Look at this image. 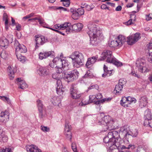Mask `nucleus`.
Masks as SVG:
<instances>
[{
	"label": "nucleus",
	"mask_w": 152,
	"mask_h": 152,
	"mask_svg": "<svg viewBox=\"0 0 152 152\" xmlns=\"http://www.w3.org/2000/svg\"><path fill=\"white\" fill-rule=\"evenodd\" d=\"M88 31L87 33L90 38V43L93 46H96L99 43L97 37L101 32L98 29L96 24L94 23H89L88 26Z\"/></svg>",
	"instance_id": "1"
},
{
	"label": "nucleus",
	"mask_w": 152,
	"mask_h": 152,
	"mask_svg": "<svg viewBox=\"0 0 152 152\" xmlns=\"http://www.w3.org/2000/svg\"><path fill=\"white\" fill-rule=\"evenodd\" d=\"M99 125L102 124L104 125V130L102 131H106L107 129L113 130L114 129V121L113 119L109 115L104 116L100 120L97 122Z\"/></svg>",
	"instance_id": "2"
},
{
	"label": "nucleus",
	"mask_w": 152,
	"mask_h": 152,
	"mask_svg": "<svg viewBox=\"0 0 152 152\" xmlns=\"http://www.w3.org/2000/svg\"><path fill=\"white\" fill-rule=\"evenodd\" d=\"M73 61V66L75 67L79 68L83 65L84 61L83 55L78 51H75L69 56Z\"/></svg>",
	"instance_id": "3"
},
{
	"label": "nucleus",
	"mask_w": 152,
	"mask_h": 152,
	"mask_svg": "<svg viewBox=\"0 0 152 152\" xmlns=\"http://www.w3.org/2000/svg\"><path fill=\"white\" fill-rule=\"evenodd\" d=\"M136 69L141 73L148 72L149 71L146 64L145 60L142 58L138 59L137 60Z\"/></svg>",
	"instance_id": "4"
},
{
	"label": "nucleus",
	"mask_w": 152,
	"mask_h": 152,
	"mask_svg": "<svg viewBox=\"0 0 152 152\" xmlns=\"http://www.w3.org/2000/svg\"><path fill=\"white\" fill-rule=\"evenodd\" d=\"M71 25V23H70L65 22L63 24H57L54 25L53 26V28L48 27H47V28L52 30L60 34H62L63 35H64L65 34L63 33L61 31L59 30L65 29L66 30V28H68V27L70 26Z\"/></svg>",
	"instance_id": "5"
},
{
	"label": "nucleus",
	"mask_w": 152,
	"mask_h": 152,
	"mask_svg": "<svg viewBox=\"0 0 152 152\" xmlns=\"http://www.w3.org/2000/svg\"><path fill=\"white\" fill-rule=\"evenodd\" d=\"M52 77L56 79V91L57 93L59 95L63 94L64 92V88L62 87V83L61 80L58 77V75L56 73H54L52 75Z\"/></svg>",
	"instance_id": "6"
},
{
	"label": "nucleus",
	"mask_w": 152,
	"mask_h": 152,
	"mask_svg": "<svg viewBox=\"0 0 152 152\" xmlns=\"http://www.w3.org/2000/svg\"><path fill=\"white\" fill-rule=\"evenodd\" d=\"M53 61L57 64L58 66H61L65 70H68L69 69V62L68 61L65 59L59 58V57L55 58L53 59Z\"/></svg>",
	"instance_id": "7"
},
{
	"label": "nucleus",
	"mask_w": 152,
	"mask_h": 152,
	"mask_svg": "<svg viewBox=\"0 0 152 152\" xmlns=\"http://www.w3.org/2000/svg\"><path fill=\"white\" fill-rule=\"evenodd\" d=\"M112 52L109 50H107L103 53L101 58L98 59V61H102L106 59L107 62L114 64V59L113 58H111Z\"/></svg>",
	"instance_id": "8"
},
{
	"label": "nucleus",
	"mask_w": 152,
	"mask_h": 152,
	"mask_svg": "<svg viewBox=\"0 0 152 152\" xmlns=\"http://www.w3.org/2000/svg\"><path fill=\"white\" fill-rule=\"evenodd\" d=\"M79 75V73L76 69L73 70L69 72L65 77L68 82L72 81L77 79Z\"/></svg>",
	"instance_id": "9"
},
{
	"label": "nucleus",
	"mask_w": 152,
	"mask_h": 152,
	"mask_svg": "<svg viewBox=\"0 0 152 152\" xmlns=\"http://www.w3.org/2000/svg\"><path fill=\"white\" fill-rule=\"evenodd\" d=\"M129 129L127 126H124L121 127L119 129V134L122 138H124L126 139L127 143H129L128 140Z\"/></svg>",
	"instance_id": "10"
},
{
	"label": "nucleus",
	"mask_w": 152,
	"mask_h": 152,
	"mask_svg": "<svg viewBox=\"0 0 152 152\" xmlns=\"http://www.w3.org/2000/svg\"><path fill=\"white\" fill-rule=\"evenodd\" d=\"M140 38V34L136 33L127 37V42L129 45H132L138 41Z\"/></svg>",
	"instance_id": "11"
},
{
	"label": "nucleus",
	"mask_w": 152,
	"mask_h": 152,
	"mask_svg": "<svg viewBox=\"0 0 152 152\" xmlns=\"http://www.w3.org/2000/svg\"><path fill=\"white\" fill-rule=\"evenodd\" d=\"M70 91L71 97L73 99H78L81 96V94L77 90L75 85H72Z\"/></svg>",
	"instance_id": "12"
},
{
	"label": "nucleus",
	"mask_w": 152,
	"mask_h": 152,
	"mask_svg": "<svg viewBox=\"0 0 152 152\" xmlns=\"http://www.w3.org/2000/svg\"><path fill=\"white\" fill-rule=\"evenodd\" d=\"M14 46L15 48L16 53H25L27 52L26 47L23 45L20 44L18 40L15 41Z\"/></svg>",
	"instance_id": "13"
},
{
	"label": "nucleus",
	"mask_w": 152,
	"mask_h": 152,
	"mask_svg": "<svg viewBox=\"0 0 152 152\" xmlns=\"http://www.w3.org/2000/svg\"><path fill=\"white\" fill-rule=\"evenodd\" d=\"M83 27V24L81 23H79L72 26L70 25V26L68 27V28H66V32H69L72 31V30L79 31L82 29Z\"/></svg>",
	"instance_id": "14"
},
{
	"label": "nucleus",
	"mask_w": 152,
	"mask_h": 152,
	"mask_svg": "<svg viewBox=\"0 0 152 152\" xmlns=\"http://www.w3.org/2000/svg\"><path fill=\"white\" fill-rule=\"evenodd\" d=\"M49 66L46 67H40L37 71L38 73L40 75L45 76L50 72L51 69Z\"/></svg>",
	"instance_id": "15"
},
{
	"label": "nucleus",
	"mask_w": 152,
	"mask_h": 152,
	"mask_svg": "<svg viewBox=\"0 0 152 152\" xmlns=\"http://www.w3.org/2000/svg\"><path fill=\"white\" fill-rule=\"evenodd\" d=\"M115 40V47H117L118 48L122 46L123 43L126 41V39L124 36L120 35Z\"/></svg>",
	"instance_id": "16"
},
{
	"label": "nucleus",
	"mask_w": 152,
	"mask_h": 152,
	"mask_svg": "<svg viewBox=\"0 0 152 152\" xmlns=\"http://www.w3.org/2000/svg\"><path fill=\"white\" fill-rule=\"evenodd\" d=\"M104 142L107 144L106 145L109 148V152H113L112 151L114 148V141L110 139L107 136H106L103 139Z\"/></svg>",
	"instance_id": "17"
},
{
	"label": "nucleus",
	"mask_w": 152,
	"mask_h": 152,
	"mask_svg": "<svg viewBox=\"0 0 152 152\" xmlns=\"http://www.w3.org/2000/svg\"><path fill=\"white\" fill-rule=\"evenodd\" d=\"M64 134L66 138L71 142L72 136L70 131L71 129V126L68 123H66L65 124Z\"/></svg>",
	"instance_id": "18"
},
{
	"label": "nucleus",
	"mask_w": 152,
	"mask_h": 152,
	"mask_svg": "<svg viewBox=\"0 0 152 152\" xmlns=\"http://www.w3.org/2000/svg\"><path fill=\"white\" fill-rule=\"evenodd\" d=\"M115 152H131L128 150L122 151L123 149L126 148V146L124 145H120V142H115Z\"/></svg>",
	"instance_id": "19"
},
{
	"label": "nucleus",
	"mask_w": 152,
	"mask_h": 152,
	"mask_svg": "<svg viewBox=\"0 0 152 152\" xmlns=\"http://www.w3.org/2000/svg\"><path fill=\"white\" fill-rule=\"evenodd\" d=\"M9 113L7 110L1 112L0 115V121L5 123L9 119Z\"/></svg>",
	"instance_id": "20"
},
{
	"label": "nucleus",
	"mask_w": 152,
	"mask_h": 152,
	"mask_svg": "<svg viewBox=\"0 0 152 152\" xmlns=\"http://www.w3.org/2000/svg\"><path fill=\"white\" fill-rule=\"evenodd\" d=\"M39 58L41 60L45 59L49 56L52 57L54 56V52L51 51L45 52H40L39 55Z\"/></svg>",
	"instance_id": "21"
},
{
	"label": "nucleus",
	"mask_w": 152,
	"mask_h": 152,
	"mask_svg": "<svg viewBox=\"0 0 152 152\" xmlns=\"http://www.w3.org/2000/svg\"><path fill=\"white\" fill-rule=\"evenodd\" d=\"M15 83L18 85L19 86V88L21 89H23L27 88L28 86L21 78H18L16 79Z\"/></svg>",
	"instance_id": "22"
},
{
	"label": "nucleus",
	"mask_w": 152,
	"mask_h": 152,
	"mask_svg": "<svg viewBox=\"0 0 152 152\" xmlns=\"http://www.w3.org/2000/svg\"><path fill=\"white\" fill-rule=\"evenodd\" d=\"M144 118L145 119L144 125L145 126H146V123H147L148 121L151 120L152 118V114L150 110L147 109L145 111Z\"/></svg>",
	"instance_id": "23"
},
{
	"label": "nucleus",
	"mask_w": 152,
	"mask_h": 152,
	"mask_svg": "<svg viewBox=\"0 0 152 152\" xmlns=\"http://www.w3.org/2000/svg\"><path fill=\"white\" fill-rule=\"evenodd\" d=\"M26 149L27 152H42L37 146L34 145L27 146Z\"/></svg>",
	"instance_id": "24"
},
{
	"label": "nucleus",
	"mask_w": 152,
	"mask_h": 152,
	"mask_svg": "<svg viewBox=\"0 0 152 152\" xmlns=\"http://www.w3.org/2000/svg\"><path fill=\"white\" fill-rule=\"evenodd\" d=\"M97 58V56L88 58L86 63V66L88 68H90L96 62Z\"/></svg>",
	"instance_id": "25"
},
{
	"label": "nucleus",
	"mask_w": 152,
	"mask_h": 152,
	"mask_svg": "<svg viewBox=\"0 0 152 152\" xmlns=\"http://www.w3.org/2000/svg\"><path fill=\"white\" fill-rule=\"evenodd\" d=\"M139 106L142 108L145 106L148 103V99L145 96H142L140 99L139 101Z\"/></svg>",
	"instance_id": "26"
},
{
	"label": "nucleus",
	"mask_w": 152,
	"mask_h": 152,
	"mask_svg": "<svg viewBox=\"0 0 152 152\" xmlns=\"http://www.w3.org/2000/svg\"><path fill=\"white\" fill-rule=\"evenodd\" d=\"M7 70L10 79H12L14 77V74L16 71V69L13 66H9Z\"/></svg>",
	"instance_id": "27"
},
{
	"label": "nucleus",
	"mask_w": 152,
	"mask_h": 152,
	"mask_svg": "<svg viewBox=\"0 0 152 152\" xmlns=\"http://www.w3.org/2000/svg\"><path fill=\"white\" fill-rule=\"evenodd\" d=\"M35 41L36 45V48L37 47H38L39 45H42L46 42L45 37H37Z\"/></svg>",
	"instance_id": "28"
},
{
	"label": "nucleus",
	"mask_w": 152,
	"mask_h": 152,
	"mask_svg": "<svg viewBox=\"0 0 152 152\" xmlns=\"http://www.w3.org/2000/svg\"><path fill=\"white\" fill-rule=\"evenodd\" d=\"M9 44L6 38L2 39L0 41V47L2 49H6L9 46Z\"/></svg>",
	"instance_id": "29"
},
{
	"label": "nucleus",
	"mask_w": 152,
	"mask_h": 152,
	"mask_svg": "<svg viewBox=\"0 0 152 152\" xmlns=\"http://www.w3.org/2000/svg\"><path fill=\"white\" fill-rule=\"evenodd\" d=\"M103 70L104 73L102 75L103 77H105L106 76H110L112 73V71H113V70H108L107 67L105 65H104Z\"/></svg>",
	"instance_id": "30"
},
{
	"label": "nucleus",
	"mask_w": 152,
	"mask_h": 152,
	"mask_svg": "<svg viewBox=\"0 0 152 152\" xmlns=\"http://www.w3.org/2000/svg\"><path fill=\"white\" fill-rule=\"evenodd\" d=\"M121 136L120 134H119V131H115V142H120V145H121V142L122 140H121V138H122V137H121Z\"/></svg>",
	"instance_id": "31"
},
{
	"label": "nucleus",
	"mask_w": 152,
	"mask_h": 152,
	"mask_svg": "<svg viewBox=\"0 0 152 152\" xmlns=\"http://www.w3.org/2000/svg\"><path fill=\"white\" fill-rule=\"evenodd\" d=\"M129 133L128 138L131 136L135 137L138 134V130L136 129L129 130Z\"/></svg>",
	"instance_id": "32"
},
{
	"label": "nucleus",
	"mask_w": 152,
	"mask_h": 152,
	"mask_svg": "<svg viewBox=\"0 0 152 152\" xmlns=\"http://www.w3.org/2000/svg\"><path fill=\"white\" fill-rule=\"evenodd\" d=\"M121 104L124 107H128L129 104L127 100L126 97H122L121 100L120 101Z\"/></svg>",
	"instance_id": "33"
},
{
	"label": "nucleus",
	"mask_w": 152,
	"mask_h": 152,
	"mask_svg": "<svg viewBox=\"0 0 152 152\" xmlns=\"http://www.w3.org/2000/svg\"><path fill=\"white\" fill-rule=\"evenodd\" d=\"M38 20L40 24L41 25H45V23L44 20L42 18H40V17H35L34 18L29 19L28 21L30 20Z\"/></svg>",
	"instance_id": "34"
},
{
	"label": "nucleus",
	"mask_w": 152,
	"mask_h": 152,
	"mask_svg": "<svg viewBox=\"0 0 152 152\" xmlns=\"http://www.w3.org/2000/svg\"><path fill=\"white\" fill-rule=\"evenodd\" d=\"M114 36L113 35H110V39L108 41V46L110 47H113L114 46Z\"/></svg>",
	"instance_id": "35"
},
{
	"label": "nucleus",
	"mask_w": 152,
	"mask_h": 152,
	"mask_svg": "<svg viewBox=\"0 0 152 152\" xmlns=\"http://www.w3.org/2000/svg\"><path fill=\"white\" fill-rule=\"evenodd\" d=\"M51 102L55 106L58 105L60 102L59 100V99L56 97H54L51 100Z\"/></svg>",
	"instance_id": "36"
},
{
	"label": "nucleus",
	"mask_w": 152,
	"mask_h": 152,
	"mask_svg": "<svg viewBox=\"0 0 152 152\" xmlns=\"http://www.w3.org/2000/svg\"><path fill=\"white\" fill-rule=\"evenodd\" d=\"M90 102L91 101L89 99H88L85 100V101L84 100V99H83L81 102L78 105L81 106H85V105H87L91 103Z\"/></svg>",
	"instance_id": "37"
},
{
	"label": "nucleus",
	"mask_w": 152,
	"mask_h": 152,
	"mask_svg": "<svg viewBox=\"0 0 152 152\" xmlns=\"http://www.w3.org/2000/svg\"><path fill=\"white\" fill-rule=\"evenodd\" d=\"M126 98L129 105L132 103H136L137 101V100L134 98H132L130 96H128L126 97Z\"/></svg>",
	"instance_id": "38"
},
{
	"label": "nucleus",
	"mask_w": 152,
	"mask_h": 152,
	"mask_svg": "<svg viewBox=\"0 0 152 152\" xmlns=\"http://www.w3.org/2000/svg\"><path fill=\"white\" fill-rule=\"evenodd\" d=\"M37 102L38 110L39 111H41L43 108V105L42 102L40 100H38L37 101Z\"/></svg>",
	"instance_id": "39"
},
{
	"label": "nucleus",
	"mask_w": 152,
	"mask_h": 152,
	"mask_svg": "<svg viewBox=\"0 0 152 152\" xmlns=\"http://www.w3.org/2000/svg\"><path fill=\"white\" fill-rule=\"evenodd\" d=\"M16 56L18 60L21 62L22 63H23L25 61V57L21 55L18 54V53H16Z\"/></svg>",
	"instance_id": "40"
},
{
	"label": "nucleus",
	"mask_w": 152,
	"mask_h": 152,
	"mask_svg": "<svg viewBox=\"0 0 152 152\" xmlns=\"http://www.w3.org/2000/svg\"><path fill=\"white\" fill-rule=\"evenodd\" d=\"M123 87L120 84H118L115 88V90L117 93H119V91L122 90Z\"/></svg>",
	"instance_id": "41"
},
{
	"label": "nucleus",
	"mask_w": 152,
	"mask_h": 152,
	"mask_svg": "<svg viewBox=\"0 0 152 152\" xmlns=\"http://www.w3.org/2000/svg\"><path fill=\"white\" fill-rule=\"evenodd\" d=\"M8 140V138L7 136L4 134L3 136L0 137V145L1 144L2 142H6Z\"/></svg>",
	"instance_id": "42"
},
{
	"label": "nucleus",
	"mask_w": 152,
	"mask_h": 152,
	"mask_svg": "<svg viewBox=\"0 0 152 152\" xmlns=\"http://www.w3.org/2000/svg\"><path fill=\"white\" fill-rule=\"evenodd\" d=\"M56 67H57L56 69V72L57 73L60 74L62 73L63 72L67 70L62 67L58 66V65L56 66Z\"/></svg>",
	"instance_id": "43"
},
{
	"label": "nucleus",
	"mask_w": 152,
	"mask_h": 152,
	"mask_svg": "<svg viewBox=\"0 0 152 152\" xmlns=\"http://www.w3.org/2000/svg\"><path fill=\"white\" fill-rule=\"evenodd\" d=\"M60 1L63 2V4L64 6L68 7L69 6L70 4V0H60Z\"/></svg>",
	"instance_id": "44"
},
{
	"label": "nucleus",
	"mask_w": 152,
	"mask_h": 152,
	"mask_svg": "<svg viewBox=\"0 0 152 152\" xmlns=\"http://www.w3.org/2000/svg\"><path fill=\"white\" fill-rule=\"evenodd\" d=\"M80 16L76 10L72 14V18L74 20L78 19Z\"/></svg>",
	"instance_id": "45"
},
{
	"label": "nucleus",
	"mask_w": 152,
	"mask_h": 152,
	"mask_svg": "<svg viewBox=\"0 0 152 152\" xmlns=\"http://www.w3.org/2000/svg\"><path fill=\"white\" fill-rule=\"evenodd\" d=\"M148 51L149 56L148 58V61L151 62L152 61V49L148 50Z\"/></svg>",
	"instance_id": "46"
},
{
	"label": "nucleus",
	"mask_w": 152,
	"mask_h": 152,
	"mask_svg": "<svg viewBox=\"0 0 152 152\" xmlns=\"http://www.w3.org/2000/svg\"><path fill=\"white\" fill-rule=\"evenodd\" d=\"M1 99L9 104H11V101L10 99L5 96H1Z\"/></svg>",
	"instance_id": "47"
},
{
	"label": "nucleus",
	"mask_w": 152,
	"mask_h": 152,
	"mask_svg": "<svg viewBox=\"0 0 152 152\" xmlns=\"http://www.w3.org/2000/svg\"><path fill=\"white\" fill-rule=\"evenodd\" d=\"M115 65L117 67H121L123 65L122 63L115 58Z\"/></svg>",
	"instance_id": "48"
},
{
	"label": "nucleus",
	"mask_w": 152,
	"mask_h": 152,
	"mask_svg": "<svg viewBox=\"0 0 152 152\" xmlns=\"http://www.w3.org/2000/svg\"><path fill=\"white\" fill-rule=\"evenodd\" d=\"M76 11L78 13L80 16L83 15L84 12V10L83 9V7H81V8L77 9Z\"/></svg>",
	"instance_id": "49"
},
{
	"label": "nucleus",
	"mask_w": 152,
	"mask_h": 152,
	"mask_svg": "<svg viewBox=\"0 0 152 152\" xmlns=\"http://www.w3.org/2000/svg\"><path fill=\"white\" fill-rule=\"evenodd\" d=\"M13 36L12 35H8L6 39L9 42V43H12L13 40Z\"/></svg>",
	"instance_id": "50"
},
{
	"label": "nucleus",
	"mask_w": 152,
	"mask_h": 152,
	"mask_svg": "<svg viewBox=\"0 0 152 152\" xmlns=\"http://www.w3.org/2000/svg\"><path fill=\"white\" fill-rule=\"evenodd\" d=\"M113 131L110 132H109L108 134L107 137H109V138L111 140H113V141H114V136L113 135Z\"/></svg>",
	"instance_id": "51"
},
{
	"label": "nucleus",
	"mask_w": 152,
	"mask_h": 152,
	"mask_svg": "<svg viewBox=\"0 0 152 152\" xmlns=\"http://www.w3.org/2000/svg\"><path fill=\"white\" fill-rule=\"evenodd\" d=\"M93 77V75L91 73H90L89 71H88L86 74L83 77L85 78L89 77L91 78Z\"/></svg>",
	"instance_id": "52"
},
{
	"label": "nucleus",
	"mask_w": 152,
	"mask_h": 152,
	"mask_svg": "<svg viewBox=\"0 0 152 152\" xmlns=\"http://www.w3.org/2000/svg\"><path fill=\"white\" fill-rule=\"evenodd\" d=\"M41 129L43 132H48L50 131L49 128L47 126H41Z\"/></svg>",
	"instance_id": "53"
},
{
	"label": "nucleus",
	"mask_w": 152,
	"mask_h": 152,
	"mask_svg": "<svg viewBox=\"0 0 152 152\" xmlns=\"http://www.w3.org/2000/svg\"><path fill=\"white\" fill-rule=\"evenodd\" d=\"M95 88L97 90L99 88V86L97 85H92L90 86L88 88V90L89 91L90 89Z\"/></svg>",
	"instance_id": "54"
},
{
	"label": "nucleus",
	"mask_w": 152,
	"mask_h": 152,
	"mask_svg": "<svg viewBox=\"0 0 152 152\" xmlns=\"http://www.w3.org/2000/svg\"><path fill=\"white\" fill-rule=\"evenodd\" d=\"M89 99L90 101V102L91 103L95 102L94 100H96V95H90L89 96Z\"/></svg>",
	"instance_id": "55"
},
{
	"label": "nucleus",
	"mask_w": 152,
	"mask_h": 152,
	"mask_svg": "<svg viewBox=\"0 0 152 152\" xmlns=\"http://www.w3.org/2000/svg\"><path fill=\"white\" fill-rule=\"evenodd\" d=\"M71 147L72 150L74 152H77V151L76 145L75 143H72V144Z\"/></svg>",
	"instance_id": "56"
},
{
	"label": "nucleus",
	"mask_w": 152,
	"mask_h": 152,
	"mask_svg": "<svg viewBox=\"0 0 152 152\" xmlns=\"http://www.w3.org/2000/svg\"><path fill=\"white\" fill-rule=\"evenodd\" d=\"M126 83V80L125 79H121L119 80L118 83L119 84L123 86L124 84Z\"/></svg>",
	"instance_id": "57"
},
{
	"label": "nucleus",
	"mask_w": 152,
	"mask_h": 152,
	"mask_svg": "<svg viewBox=\"0 0 152 152\" xmlns=\"http://www.w3.org/2000/svg\"><path fill=\"white\" fill-rule=\"evenodd\" d=\"M55 64L57 66V64L53 61V62H51L49 64V66L50 67H49L50 68H49V69H50V67H51L52 68L54 67H55Z\"/></svg>",
	"instance_id": "58"
},
{
	"label": "nucleus",
	"mask_w": 152,
	"mask_h": 152,
	"mask_svg": "<svg viewBox=\"0 0 152 152\" xmlns=\"http://www.w3.org/2000/svg\"><path fill=\"white\" fill-rule=\"evenodd\" d=\"M112 99L111 98H105L103 99H102V103H103L104 102H108L110 101Z\"/></svg>",
	"instance_id": "59"
},
{
	"label": "nucleus",
	"mask_w": 152,
	"mask_h": 152,
	"mask_svg": "<svg viewBox=\"0 0 152 152\" xmlns=\"http://www.w3.org/2000/svg\"><path fill=\"white\" fill-rule=\"evenodd\" d=\"M83 5V6H85L83 7L85 8L87 10H91V9L89 5L86 4H84Z\"/></svg>",
	"instance_id": "60"
},
{
	"label": "nucleus",
	"mask_w": 152,
	"mask_h": 152,
	"mask_svg": "<svg viewBox=\"0 0 152 152\" xmlns=\"http://www.w3.org/2000/svg\"><path fill=\"white\" fill-rule=\"evenodd\" d=\"M145 149L143 148H138L136 152H146Z\"/></svg>",
	"instance_id": "61"
},
{
	"label": "nucleus",
	"mask_w": 152,
	"mask_h": 152,
	"mask_svg": "<svg viewBox=\"0 0 152 152\" xmlns=\"http://www.w3.org/2000/svg\"><path fill=\"white\" fill-rule=\"evenodd\" d=\"M130 75L137 77L138 78H139V77L137 74L136 73H135L134 71H132L129 74Z\"/></svg>",
	"instance_id": "62"
},
{
	"label": "nucleus",
	"mask_w": 152,
	"mask_h": 152,
	"mask_svg": "<svg viewBox=\"0 0 152 152\" xmlns=\"http://www.w3.org/2000/svg\"><path fill=\"white\" fill-rule=\"evenodd\" d=\"M132 20H133L132 19H129L128 21L125 22V24L127 26L132 24L133 23Z\"/></svg>",
	"instance_id": "63"
},
{
	"label": "nucleus",
	"mask_w": 152,
	"mask_h": 152,
	"mask_svg": "<svg viewBox=\"0 0 152 152\" xmlns=\"http://www.w3.org/2000/svg\"><path fill=\"white\" fill-rule=\"evenodd\" d=\"M0 152H11V149L10 148H6L5 149H3Z\"/></svg>",
	"instance_id": "64"
}]
</instances>
